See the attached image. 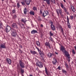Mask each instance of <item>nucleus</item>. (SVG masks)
Listing matches in <instances>:
<instances>
[{
	"mask_svg": "<svg viewBox=\"0 0 76 76\" xmlns=\"http://www.w3.org/2000/svg\"><path fill=\"white\" fill-rule=\"evenodd\" d=\"M61 48L60 49V51H61L64 54L65 56L67 57L68 58H70V54L69 53V52L67 51L65 48V47L63 46H61Z\"/></svg>",
	"mask_w": 76,
	"mask_h": 76,
	"instance_id": "nucleus-1",
	"label": "nucleus"
},
{
	"mask_svg": "<svg viewBox=\"0 0 76 76\" xmlns=\"http://www.w3.org/2000/svg\"><path fill=\"white\" fill-rule=\"evenodd\" d=\"M56 12H57L58 17L60 16V15L62 18H63L64 15H63V12H62V10H61L60 9H56Z\"/></svg>",
	"mask_w": 76,
	"mask_h": 76,
	"instance_id": "nucleus-2",
	"label": "nucleus"
},
{
	"mask_svg": "<svg viewBox=\"0 0 76 76\" xmlns=\"http://www.w3.org/2000/svg\"><path fill=\"white\" fill-rule=\"evenodd\" d=\"M11 35L13 37H16L17 35V33H16V31L14 29H11Z\"/></svg>",
	"mask_w": 76,
	"mask_h": 76,
	"instance_id": "nucleus-3",
	"label": "nucleus"
},
{
	"mask_svg": "<svg viewBox=\"0 0 76 76\" xmlns=\"http://www.w3.org/2000/svg\"><path fill=\"white\" fill-rule=\"evenodd\" d=\"M19 64H20V67H21V68L22 69H23V68H25V64L23 63V62H22V61L20 60Z\"/></svg>",
	"mask_w": 76,
	"mask_h": 76,
	"instance_id": "nucleus-4",
	"label": "nucleus"
},
{
	"mask_svg": "<svg viewBox=\"0 0 76 76\" xmlns=\"http://www.w3.org/2000/svg\"><path fill=\"white\" fill-rule=\"evenodd\" d=\"M60 4H61L60 5L62 9H63L65 13L67 12V9H66V8L65 7H64V4H63L61 3H60Z\"/></svg>",
	"mask_w": 76,
	"mask_h": 76,
	"instance_id": "nucleus-5",
	"label": "nucleus"
},
{
	"mask_svg": "<svg viewBox=\"0 0 76 76\" xmlns=\"http://www.w3.org/2000/svg\"><path fill=\"white\" fill-rule=\"evenodd\" d=\"M66 22L67 23L68 26L69 28V29H70L71 28V26H70V24L69 23V18L68 17V16H66Z\"/></svg>",
	"mask_w": 76,
	"mask_h": 76,
	"instance_id": "nucleus-6",
	"label": "nucleus"
},
{
	"mask_svg": "<svg viewBox=\"0 0 76 76\" xmlns=\"http://www.w3.org/2000/svg\"><path fill=\"white\" fill-rule=\"evenodd\" d=\"M50 23L51 24L50 26L51 27V29L53 30V31H55L56 30V28H55V26H54L53 24V21H51Z\"/></svg>",
	"mask_w": 76,
	"mask_h": 76,
	"instance_id": "nucleus-7",
	"label": "nucleus"
},
{
	"mask_svg": "<svg viewBox=\"0 0 76 76\" xmlns=\"http://www.w3.org/2000/svg\"><path fill=\"white\" fill-rule=\"evenodd\" d=\"M17 69L19 70H20L21 73H24V70L22 69V68H21L20 66L19 65H17Z\"/></svg>",
	"mask_w": 76,
	"mask_h": 76,
	"instance_id": "nucleus-8",
	"label": "nucleus"
},
{
	"mask_svg": "<svg viewBox=\"0 0 76 76\" xmlns=\"http://www.w3.org/2000/svg\"><path fill=\"white\" fill-rule=\"evenodd\" d=\"M36 47L38 51L39 52L40 56L41 57V58H42V55H43V54L42 53V51H41V50H39V48H37V46H36Z\"/></svg>",
	"mask_w": 76,
	"mask_h": 76,
	"instance_id": "nucleus-9",
	"label": "nucleus"
},
{
	"mask_svg": "<svg viewBox=\"0 0 76 76\" xmlns=\"http://www.w3.org/2000/svg\"><path fill=\"white\" fill-rule=\"evenodd\" d=\"M36 64L37 66H38L39 67H40V68H42L43 67V65L42 64V62H39L37 63Z\"/></svg>",
	"mask_w": 76,
	"mask_h": 76,
	"instance_id": "nucleus-10",
	"label": "nucleus"
},
{
	"mask_svg": "<svg viewBox=\"0 0 76 76\" xmlns=\"http://www.w3.org/2000/svg\"><path fill=\"white\" fill-rule=\"evenodd\" d=\"M49 14L48 11L46 10L45 11L43 12V14H42V16L43 17H45L46 16L48 15Z\"/></svg>",
	"mask_w": 76,
	"mask_h": 76,
	"instance_id": "nucleus-11",
	"label": "nucleus"
},
{
	"mask_svg": "<svg viewBox=\"0 0 76 76\" xmlns=\"http://www.w3.org/2000/svg\"><path fill=\"white\" fill-rule=\"evenodd\" d=\"M10 29H11L10 27L9 26L7 25L6 27V28L5 29V31L6 32H9V31H10Z\"/></svg>",
	"mask_w": 76,
	"mask_h": 76,
	"instance_id": "nucleus-12",
	"label": "nucleus"
},
{
	"mask_svg": "<svg viewBox=\"0 0 76 76\" xmlns=\"http://www.w3.org/2000/svg\"><path fill=\"white\" fill-rule=\"evenodd\" d=\"M45 45L46 47H48V48H51V45H50V42H46L45 43Z\"/></svg>",
	"mask_w": 76,
	"mask_h": 76,
	"instance_id": "nucleus-13",
	"label": "nucleus"
},
{
	"mask_svg": "<svg viewBox=\"0 0 76 76\" xmlns=\"http://www.w3.org/2000/svg\"><path fill=\"white\" fill-rule=\"evenodd\" d=\"M12 26V28H16V29H18V26L17 24L15 23H13Z\"/></svg>",
	"mask_w": 76,
	"mask_h": 76,
	"instance_id": "nucleus-14",
	"label": "nucleus"
},
{
	"mask_svg": "<svg viewBox=\"0 0 76 76\" xmlns=\"http://www.w3.org/2000/svg\"><path fill=\"white\" fill-rule=\"evenodd\" d=\"M52 62L53 65H56L57 64V63H58L57 60L55 58H54V60L52 61Z\"/></svg>",
	"mask_w": 76,
	"mask_h": 76,
	"instance_id": "nucleus-15",
	"label": "nucleus"
},
{
	"mask_svg": "<svg viewBox=\"0 0 76 76\" xmlns=\"http://www.w3.org/2000/svg\"><path fill=\"white\" fill-rule=\"evenodd\" d=\"M26 4L28 6L30 4V3H31V0H25Z\"/></svg>",
	"mask_w": 76,
	"mask_h": 76,
	"instance_id": "nucleus-16",
	"label": "nucleus"
},
{
	"mask_svg": "<svg viewBox=\"0 0 76 76\" xmlns=\"http://www.w3.org/2000/svg\"><path fill=\"white\" fill-rule=\"evenodd\" d=\"M71 8L73 12V13H75V7L71 5Z\"/></svg>",
	"mask_w": 76,
	"mask_h": 76,
	"instance_id": "nucleus-17",
	"label": "nucleus"
},
{
	"mask_svg": "<svg viewBox=\"0 0 76 76\" xmlns=\"http://www.w3.org/2000/svg\"><path fill=\"white\" fill-rule=\"evenodd\" d=\"M31 33L32 34H36V33L38 34V31H37V30H33L31 31Z\"/></svg>",
	"mask_w": 76,
	"mask_h": 76,
	"instance_id": "nucleus-18",
	"label": "nucleus"
},
{
	"mask_svg": "<svg viewBox=\"0 0 76 76\" xmlns=\"http://www.w3.org/2000/svg\"><path fill=\"white\" fill-rule=\"evenodd\" d=\"M43 1L46 2L48 5L50 4V0H43Z\"/></svg>",
	"mask_w": 76,
	"mask_h": 76,
	"instance_id": "nucleus-19",
	"label": "nucleus"
},
{
	"mask_svg": "<svg viewBox=\"0 0 76 76\" xmlns=\"http://www.w3.org/2000/svg\"><path fill=\"white\" fill-rule=\"evenodd\" d=\"M30 53L32 54H33V55H35V54H36L37 53V52L35 51H32V50H30Z\"/></svg>",
	"mask_w": 76,
	"mask_h": 76,
	"instance_id": "nucleus-20",
	"label": "nucleus"
},
{
	"mask_svg": "<svg viewBox=\"0 0 76 76\" xmlns=\"http://www.w3.org/2000/svg\"><path fill=\"white\" fill-rule=\"evenodd\" d=\"M36 45L38 46V47H41V45L40 43H39V42L38 41H36Z\"/></svg>",
	"mask_w": 76,
	"mask_h": 76,
	"instance_id": "nucleus-21",
	"label": "nucleus"
},
{
	"mask_svg": "<svg viewBox=\"0 0 76 76\" xmlns=\"http://www.w3.org/2000/svg\"><path fill=\"white\" fill-rule=\"evenodd\" d=\"M0 48H5L6 46H5V45H3V44H1L0 45Z\"/></svg>",
	"mask_w": 76,
	"mask_h": 76,
	"instance_id": "nucleus-22",
	"label": "nucleus"
},
{
	"mask_svg": "<svg viewBox=\"0 0 76 76\" xmlns=\"http://www.w3.org/2000/svg\"><path fill=\"white\" fill-rule=\"evenodd\" d=\"M29 13L31 15H33V16L35 15V12L33 11H30Z\"/></svg>",
	"mask_w": 76,
	"mask_h": 76,
	"instance_id": "nucleus-23",
	"label": "nucleus"
},
{
	"mask_svg": "<svg viewBox=\"0 0 76 76\" xmlns=\"http://www.w3.org/2000/svg\"><path fill=\"white\" fill-rule=\"evenodd\" d=\"M7 61L8 62V63L10 64H11V60L10 59H7Z\"/></svg>",
	"mask_w": 76,
	"mask_h": 76,
	"instance_id": "nucleus-24",
	"label": "nucleus"
},
{
	"mask_svg": "<svg viewBox=\"0 0 76 76\" xmlns=\"http://www.w3.org/2000/svg\"><path fill=\"white\" fill-rule=\"evenodd\" d=\"M53 55H54L53 54H52L51 53H49L48 55V56L49 57V58H50V57H52L53 56Z\"/></svg>",
	"mask_w": 76,
	"mask_h": 76,
	"instance_id": "nucleus-25",
	"label": "nucleus"
},
{
	"mask_svg": "<svg viewBox=\"0 0 76 76\" xmlns=\"http://www.w3.org/2000/svg\"><path fill=\"white\" fill-rule=\"evenodd\" d=\"M52 31H50L49 34L50 37H52L54 35V33H53Z\"/></svg>",
	"mask_w": 76,
	"mask_h": 76,
	"instance_id": "nucleus-26",
	"label": "nucleus"
},
{
	"mask_svg": "<svg viewBox=\"0 0 76 76\" xmlns=\"http://www.w3.org/2000/svg\"><path fill=\"white\" fill-rule=\"evenodd\" d=\"M49 39L52 42H54V39H53V38L51 37V36H50L49 37Z\"/></svg>",
	"mask_w": 76,
	"mask_h": 76,
	"instance_id": "nucleus-27",
	"label": "nucleus"
},
{
	"mask_svg": "<svg viewBox=\"0 0 76 76\" xmlns=\"http://www.w3.org/2000/svg\"><path fill=\"white\" fill-rule=\"evenodd\" d=\"M62 72L63 73H64V74H66V73H67V71H65L64 69H62Z\"/></svg>",
	"mask_w": 76,
	"mask_h": 76,
	"instance_id": "nucleus-28",
	"label": "nucleus"
},
{
	"mask_svg": "<svg viewBox=\"0 0 76 76\" xmlns=\"http://www.w3.org/2000/svg\"><path fill=\"white\" fill-rule=\"evenodd\" d=\"M27 12V10H26V8H25L24 9V13L25 14H26V13Z\"/></svg>",
	"mask_w": 76,
	"mask_h": 76,
	"instance_id": "nucleus-29",
	"label": "nucleus"
},
{
	"mask_svg": "<svg viewBox=\"0 0 76 76\" xmlns=\"http://www.w3.org/2000/svg\"><path fill=\"white\" fill-rule=\"evenodd\" d=\"M45 72L46 73V74L48 75V71H47V68H46V67H45Z\"/></svg>",
	"mask_w": 76,
	"mask_h": 76,
	"instance_id": "nucleus-30",
	"label": "nucleus"
},
{
	"mask_svg": "<svg viewBox=\"0 0 76 76\" xmlns=\"http://www.w3.org/2000/svg\"><path fill=\"white\" fill-rule=\"evenodd\" d=\"M33 10H34V11L35 10L37 11V7H33Z\"/></svg>",
	"mask_w": 76,
	"mask_h": 76,
	"instance_id": "nucleus-31",
	"label": "nucleus"
},
{
	"mask_svg": "<svg viewBox=\"0 0 76 76\" xmlns=\"http://www.w3.org/2000/svg\"><path fill=\"white\" fill-rule=\"evenodd\" d=\"M17 7L18 8H19L20 7V5L19 4V3L18 2L17 3Z\"/></svg>",
	"mask_w": 76,
	"mask_h": 76,
	"instance_id": "nucleus-32",
	"label": "nucleus"
},
{
	"mask_svg": "<svg viewBox=\"0 0 76 76\" xmlns=\"http://www.w3.org/2000/svg\"><path fill=\"white\" fill-rule=\"evenodd\" d=\"M3 25V23L2 22L0 23V29L1 28H2V27L1 26Z\"/></svg>",
	"mask_w": 76,
	"mask_h": 76,
	"instance_id": "nucleus-33",
	"label": "nucleus"
},
{
	"mask_svg": "<svg viewBox=\"0 0 76 76\" xmlns=\"http://www.w3.org/2000/svg\"><path fill=\"white\" fill-rule=\"evenodd\" d=\"M38 20L39 21H41V20H42V19H41V18L40 17H39L38 19Z\"/></svg>",
	"mask_w": 76,
	"mask_h": 76,
	"instance_id": "nucleus-34",
	"label": "nucleus"
},
{
	"mask_svg": "<svg viewBox=\"0 0 76 76\" xmlns=\"http://www.w3.org/2000/svg\"><path fill=\"white\" fill-rule=\"evenodd\" d=\"M12 13L13 14L15 13H16V10L15 9L12 10Z\"/></svg>",
	"mask_w": 76,
	"mask_h": 76,
	"instance_id": "nucleus-35",
	"label": "nucleus"
},
{
	"mask_svg": "<svg viewBox=\"0 0 76 76\" xmlns=\"http://www.w3.org/2000/svg\"><path fill=\"white\" fill-rule=\"evenodd\" d=\"M21 3L23 6H25V3L23 2H21Z\"/></svg>",
	"mask_w": 76,
	"mask_h": 76,
	"instance_id": "nucleus-36",
	"label": "nucleus"
},
{
	"mask_svg": "<svg viewBox=\"0 0 76 76\" xmlns=\"http://www.w3.org/2000/svg\"><path fill=\"white\" fill-rule=\"evenodd\" d=\"M21 21H22V22H23L24 23V24H25L26 23L25 21H24L23 19H21Z\"/></svg>",
	"mask_w": 76,
	"mask_h": 76,
	"instance_id": "nucleus-37",
	"label": "nucleus"
},
{
	"mask_svg": "<svg viewBox=\"0 0 76 76\" xmlns=\"http://www.w3.org/2000/svg\"><path fill=\"white\" fill-rule=\"evenodd\" d=\"M13 18H17V15H16V14H15L13 16Z\"/></svg>",
	"mask_w": 76,
	"mask_h": 76,
	"instance_id": "nucleus-38",
	"label": "nucleus"
},
{
	"mask_svg": "<svg viewBox=\"0 0 76 76\" xmlns=\"http://www.w3.org/2000/svg\"><path fill=\"white\" fill-rule=\"evenodd\" d=\"M60 29L62 32V33H63L64 32V31H63V28H62V27L61 28H60Z\"/></svg>",
	"mask_w": 76,
	"mask_h": 76,
	"instance_id": "nucleus-39",
	"label": "nucleus"
},
{
	"mask_svg": "<svg viewBox=\"0 0 76 76\" xmlns=\"http://www.w3.org/2000/svg\"><path fill=\"white\" fill-rule=\"evenodd\" d=\"M58 26L59 28H60V29L62 28V27H61V25H60V24H58Z\"/></svg>",
	"mask_w": 76,
	"mask_h": 76,
	"instance_id": "nucleus-40",
	"label": "nucleus"
},
{
	"mask_svg": "<svg viewBox=\"0 0 76 76\" xmlns=\"http://www.w3.org/2000/svg\"><path fill=\"white\" fill-rule=\"evenodd\" d=\"M71 19L72 20L73 19V18H74V17H73V16L72 15L70 16Z\"/></svg>",
	"mask_w": 76,
	"mask_h": 76,
	"instance_id": "nucleus-41",
	"label": "nucleus"
},
{
	"mask_svg": "<svg viewBox=\"0 0 76 76\" xmlns=\"http://www.w3.org/2000/svg\"><path fill=\"white\" fill-rule=\"evenodd\" d=\"M51 2L53 3L54 4L56 3V1H55V0H51Z\"/></svg>",
	"mask_w": 76,
	"mask_h": 76,
	"instance_id": "nucleus-42",
	"label": "nucleus"
},
{
	"mask_svg": "<svg viewBox=\"0 0 76 76\" xmlns=\"http://www.w3.org/2000/svg\"><path fill=\"white\" fill-rule=\"evenodd\" d=\"M58 69L59 70H61V67L60 66H59L58 67Z\"/></svg>",
	"mask_w": 76,
	"mask_h": 76,
	"instance_id": "nucleus-43",
	"label": "nucleus"
},
{
	"mask_svg": "<svg viewBox=\"0 0 76 76\" xmlns=\"http://www.w3.org/2000/svg\"><path fill=\"white\" fill-rule=\"evenodd\" d=\"M72 53L74 54H75V50H72Z\"/></svg>",
	"mask_w": 76,
	"mask_h": 76,
	"instance_id": "nucleus-44",
	"label": "nucleus"
},
{
	"mask_svg": "<svg viewBox=\"0 0 76 76\" xmlns=\"http://www.w3.org/2000/svg\"><path fill=\"white\" fill-rule=\"evenodd\" d=\"M40 13L41 14H42V10H40Z\"/></svg>",
	"mask_w": 76,
	"mask_h": 76,
	"instance_id": "nucleus-45",
	"label": "nucleus"
},
{
	"mask_svg": "<svg viewBox=\"0 0 76 76\" xmlns=\"http://www.w3.org/2000/svg\"><path fill=\"white\" fill-rule=\"evenodd\" d=\"M19 51H20V53H22V50H20V49H19Z\"/></svg>",
	"mask_w": 76,
	"mask_h": 76,
	"instance_id": "nucleus-46",
	"label": "nucleus"
},
{
	"mask_svg": "<svg viewBox=\"0 0 76 76\" xmlns=\"http://www.w3.org/2000/svg\"><path fill=\"white\" fill-rule=\"evenodd\" d=\"M65 64L66 66H67L68 65V64H67V63L66 62H65Z\"/></svg>",
	"mask_w": 76,
	"mask_h": 76,
	"instance_id": "nucleus-47",
	"label": "nucleus"
},
{
	"mask_svg": "<svg viewBox=\"0 0 76 76\" xmlns=\"http://www.w3.org/2000/svg\"><path fill=\"white\" fill-rule=\"evenodd\" d=\"M36 70H37V71H39V69H38V68H36Z\"/></svg>",
	"mask_w": 76,
	"mask_h": 76,
	"instance_id": "nucleus-48",
	"label": "nucleus"
},
{
	"mask_svg": "<svg viewBox=\"0 0 76 76\" xmlns=\"http://www.w3.org/2000/svg\"><path fill=\"white\" fill-rule=\"evenodd\" d=\"M66 13L67 15H69V12H68V11H66Z\"/></svg>",
	"mask_w": 76,
	"mask_h": 76,
	"instance_id": "nucleus-49",
	"label": "nucleus"
},
{
	"mask_svg": "<svg viewBox=\"0 0 76 76\" xmlns=\"http://www.w3.org/2000/svg\"><path fill=\"white\" fill-rule=\"evenodd\" d=\"M70 57L69 56V58H68V59H69V60H68V61L69 62H70Z\"/></svg>",
	"mask_w": 76,
	"mask_h": 76,
	"instance_id": "nucleus-50",
	"label": "nucleus"
},
{
	"mask_svg": "<svg viewBox=\"0 0 76 76\" xmlns=\"http://www.w3.org/2000/svg\"><path fill=\"white\" fill-rule=\"evenodd\" d=\"M40 26L42 28L43 26V25H42V24H41V25H40Z\"/></svg>",
	"mask_w": 76,
	"mask_h": 76,
	"instance_id": "nucleus-51",
	"label": "nucleus"
},
{
	"mask_svg": "<svg viewBox=\"0 0 76 76\" xmlns=\"http://www.w3.org/2000/svg\"><path fill=\"white\" fill-rule=\"evenodd\" d=\"M66 66V68H67V69H69V65H67Z\"/></svg>",
	"mask_w": 76,
	"mask_h": 76,
	"instance_id": "nucleus-52",
	"label": "nucleus"
},
{
	"mask_svg": "<svg viewBox=\"0 0 76 76\" xmlns=\"http://www.w3.org/2000/svg\"><path fill=\"white\" fill-rule=\"evenodd\" d=\"M63 0L64 1V3H66V0Z\"/></svg>",
	"mask_w": 76,
	"mask_h": 76,
	"instance_id": "nucleus-53",
	"label": "nucleus"
},
{
	"mask_svg": "<svg viewBox=\"0 0 76 76\" xmlns=\"http://www.w3.org/2000/svg\"><path fill=\"white\" fill-rule=\"evenodd\" d=\"M55 54H58V53H57V52H55Z\"/></svg>",
	"mask_w": 76,
	"mask_h": 76,
	"instance_id": "nucleus-54",
	"label": "nucleus"
},
{
	"mask_svg": "<svg viewBox=\"0 0 76 76\" xmlns=\"http://www.w3.org/2000/svg\"><path fill=\"white\" fill-rule=\"evenodd\" d=\"M74 17H75V18H76V14L75 15Z\"/></svg>",
	"mask_w": 76,
	"mask_h": 76,
	"instance_id": "nucleus-55",
	"label": "nucleus"
},
{
	"mask_svg": "<svg viewBox=\"0 0 76 76\" xmlns=\"http://www.w3.org/2000/svg\"><path fill=\"white\" fill-rule=\"evenodd\" d=\"M2 1H4V0H1Z\"/></svg>",
	"mask_w": 76,
	"mask_h": 76,
	"instance_id": "nucleus-56",
	"label": "nucleus"
},
{
	"mask_svg": "<svg viewBox=\"0 0 76 76\" xmlns=\"http://www.w3.org/2000/svg\"><path fill=\"white\" fill-rule=\"evenodd\" d=\"M22 26H24V24H22Z\"/></svg>",
	"mask_w": 76,
	"mask_h": 76,
	"instance_id": "nucleus-57",
	"label": "nucleus"
},
{
	"mask_svg": "<svg viewBox=\"0 0 76 76\" xmlns=\"http://www.w3.org/2000/svg\"><path fill=\"white\" fill-rule=\"evenodd\" d=\"M21 28H23V27H22L21 26Z\"/></svg>",
	"mask_w": 76,
	"mask_h": 76,
	"instance_id": "nucleus-58",
	"label": "nucleus"
},
{
	"mask_svg": "<svg viewBox=\"0 0 76 76\" xmlns=\"http://www.w3.org/2000/svg\"><path fill=\"white\" fill-rule=\"evenodd\" d=\"M1 22H1V21H0V23H1Z\"/></svg>",
	"mask_w": 76,
	"mask_h": 76,
	"instance_id": "nucleus-59",
	"label": "nucleus"
},
{
	"mask_svg": "<svg viewBox=\"0 0 76 76\" xmlns=\"http://www.w3.org/2000/svg\"><path fill=\"white\" fill-rule=\"evenodd\" d=\"M56 1H58V0H56Z\"/></svg>",
	"mask_w": 76,
	"mask_h": 76,
	"instance_id": "nucleus-60",
	"label": "nucleus"
},
{
	"mask_svg": "<svg viewBox=\"0 0 76 76\" xmlns=\"http://www.w3.org/2000/svg\"><path fill=\"white\" fill-rule=\"evenodd\" d=\"M21 48H22V47L21 46Z\"/></svg>",
	"mask_w": 76,
	"mask_h": 76,
	"instance_id": "nucleus-61",
	"label": "nucleus"
},
{
	"mask_svg": "<svg viewBox=\"0 0 76 76\" xmlns=\"http://www.w3.org/2000/svg\"><path fill=\"white\" fill-rule=\"evenodd\" d=\"M25 28V27H24V28Z\"/></svg>",
	"mask_w": 76,
	"mask_h": 76,
	"instance_id": "nucleus-62",
	"label": "nucleus"
}]
</instances>
